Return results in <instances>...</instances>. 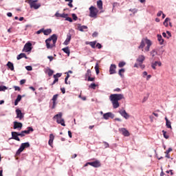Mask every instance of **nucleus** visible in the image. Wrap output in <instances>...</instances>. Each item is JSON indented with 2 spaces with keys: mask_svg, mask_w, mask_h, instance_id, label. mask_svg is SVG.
Instances as JSON below:
<instances>
[{
  "mask_svg": "<svg viewBox=\"0 0 176 176\" xmlns=\"http://www.w3.org/2000/svg\"><path fill=\"white\" fill-rule=\"evenodd\" d=\"M109 99L113 104V108H114V109H116V108H119L120 107L119 101H120V100L124 99V95L122 94H111L109 96Z\"/></svg>",
  "mask_w": 176,
  "mask_h": 176,
  "instance_id": "obj_1",
  "label": "nucleus"
},
{
  "mask_svg": "<svg viewBox=\"0 0 176 176\" xmlns=\"http://www.w3.org/2000/svg\"><path fill=\"white\" fill-rule=\"evenodd\" d=\"M136 61L138 63H135V68H138V67H140L142 69H144V68H145V65H142V63L145 61V56L144 55H140L137 58Z\"/></svg>",
  "mask_w": 176,
  "mask_h": 176,
  "instance_id": "obj_2",
  "label": "nucleus"
},
{
  "mask_svg": "<svg viewBox=\"0 0 176 176\" xmlns=\"http://www.w3.org/2000/svg\"><path fill=\"white\" fill-rule=\"evenodd\" d=\"M54 119H56V123L61 124V126H65V121L63 118V113L60 112L54 116Z\"/></svg>",
  "mask_w": 176,
  "mask_h": 176,
  "instance_id": "obj_3",
  "label": "nucleus"
},
{
  "mask_svg": "<svg viewBox=\"0 0 176 176\" xmlns=\"http://www.w3.org/2000/svg\"><path fill=\"white\" fill-rule=\"evenodd\" d=\"M89 16L92 19H97L98 14V9L97 8L91 6L89 8Z\"/></svg>",
  "mask_w": 176,
  "mask_h": 176,
  "instance_id": "obj_4",
  "label": "nucleus"
},
{
  "mask_svg": "<svg viewBox=\"0 0 176 176\" xmlns=\"http://www.w3.org/2000/svg\"><path fill=\"white\" fill-rule=\"evenodd\" d=\"M38 0H29L28 3L31 8V9H39L41 8V3H37Z\"/></svg>",
  "mask_w": 176,
  "mask_h": 176,
  "instance_id": "obj_5",
  "label": "nucleus"
},
{
  "mask_svg": "<svg viewBox=\"0 0 176 176\" xmlns=\"http://www.w3.org/2000/svg\"><path fill=\"white\" fill-rule=\"evenodd\" d=\"M25 148H30L29 142L22 143L21 144L20 148L17 150V151L16 153V155L19 156V155H20V153H21V152H23V151H24Z\"/></svg>",
  "mask_w": 176,
  "mask_h": 176,
  "instance_id": "obj_6",
  "label": "nucleus"
},
{
  "mask_svg": "<svg viewBox=\"0 0 176 176\" xmlns=\"http://www.w3.org/2000/svg\"><path fill=\"white\" fill-rule=\"evenodd\" d=\"M57 98H58V94H55L53 96L52 99V109H54L56 108V105H57Z\"/></svg>",
  "mask_w": 176,
  "mask_h": 176,
  "instance_id": "obj_7",
  "label": "nucleus"
},
{
  "mask_svg": "<svg viewBox=\"0 0 176 176\" xmlns=\"http://www.w3.org/2000/svg\"><path fill=\"white\" fill-rule=\"evenodd\" d=\"M88 164L89 166H91L92 167H95V168H98V167H101V162L98 160H96L95 162H88Z\"/></svg>",
  "mask_w": 176,
  "mask_h": 176,
  "instance_id": "obj_8",
  "label": "nucleus"
},
{
  "mask_svg": "<svg viewBox=\"0 0 176 176\" xmlns=\"http://www.w3.org/2000/svg\"><path fill=\"white\" fill-rule=\"evenodd\" d=\"M32 44L31 43H27L23 47V50L24 52H25L26 53H28V52H31V50H32Z\"/></svg>",
  "mask_w": 176,
  "mask_h": 176,
  "instance_id": "obj_9",
  "label": "nucleus"
},
{
  "mask_svg": "<svg viewBox=\"0 0 176 176\" xmlns=\"http://www.w3.org/2000/svg\"><path fill=\"white\" fill-rule=\"evenodd\" d=\"M110 75H113L116 74V65L111 64L109 70Z\"/></svg>",
  "mask_w": 176,
  "mask_h": 176,
  "instance_id": "obj_10",
  "label": "nucleus"
},
{
  "mask_svg": "<svg viewBox=\"0 0 176 176\" xmlns=\"http://www.w3.org/2000/svg\"><path fill=\"white\" fill-rule=\"evenodd\" d=\"M109 118H111V119H113V118H115V115H113V113H112L111 112H108V113L103 114V118H104L105 120H108V119H109Z\"/></svg>",
  "mask_w": 176,
  "mask_h": 176,
  "instance_id": "obj_11",
  "label": "nucleus"
},
{
  "mask_svg": "<svg viewBox=\"0 0 176 176\" xmlns=\"http://www.w3.org/2000/svg\"><path fill=\"white\" fill-rule=\"evenodd\" d=\"M15 112L16 113V118L19 119V120H21V119L24 118V114H23V113L21 112V110L17 109H16Z\"/></svg>",
  "mask_w": 176,
  "mask_h": 176,
  "instance_id": "obj_12",
  "label": "nucleus"
},
{
  "mask_svg": "<svg viewBox=\"0 0 176 176\" xmlns=\"http://www.w3.org/2000/svg\"><path fill=\"white\" fill-rule=\"evenodd\" d=\"M119 113L121 115V116L124 118V119H129V118H130V115L126 112V110H120Z\"/></svg>",
  "mask_w": 176,
  "mask_h": 176,
  "instance_id": "obj_13",
  "label": "nucleus"
},
{
  "mask_svg": "<svg viewBox=\"0 0 176 176\" xmlns=\"http://www.w3.org/2000/svg\"><path fill=\"white\" fill-rule=\"evenodd\" d=\"M72 38V35H71V33H68L67 34V38L65 41L63 45H65V46H67V45H69V42H71Z\"/></svg>",
  "mask_w": 176,
  "mask_h": 176,
  "instance_id": "obj_14",
  "label": "nucleus"
},
{
  "mask_svg": "<svg viewBox=\"0 0 176 176\" xmlns=\"http://www.w3.org/2000/svg\"><path fill=\"white\" fill-rule=\"evenodd\" d=\"M14 130H16V129L21 130V129H23V123L16 121L14 122Z\"/></svg>",
  "mask_w": 176,
  "mask_h": 176,
  "instance_id": "obj_15",
  "label": "nucleus"
},
{
  "mask_svg": "<svg viewBox=\"0 0 176 176\" xmlns=\"http://www.w3.org/2000/svg\"><path fill=\"white\" fill-rule=\"evenodd\" d=\"M76 30H78V31L83 32V31H85V30H87V26L82 25L80 23H78V24H77Z\"/></svg>",
  "mask_w": 176,
  "mask_h": 176,
  "instance_id": "obj_16",
  "label": "nucleus"
},
{
  "mask_svg": "<svg viewBox=\"0 0 176 176\" xmlns=\"http://www.w3.org/2000/svg\"><path fill=\"white\" fill-rule=\"evenodd\" d=\"M145 41H146V45H147L145 48V51L149 52V49H151V46H152V42L151 41V40L147 39V38H146Z\"/></svg>",
  "mask_w": 176,
  "mask_h": 176,
  "instance_id": "obj_17",
  "label": "nucleus"
},
{
  "mask_svg": "<svg viewBox=\"0 0 176 176\" xmlns=\"http://www.w3.org/2000/svg\"><path fill=\"white\" fill-rule=\"evenodd\" d=\"M12 137L13 140H15V141H20V138H19V132H12Z\"/></svg>",
  "mask_w": 176,
  "mask_h": 176,
  "instance_id": "obj_18",
  "label": "nucleus"
},
{
  "mask_svg": "<svg viewBox=\"0 0 176 176\" xmlns=\"http://www.w3.org/2000/svg\"><path fill=\"white\" fill-rule=\"evenodd\" d=\"M120 132L122 133V134L124 135V137H129L130 136V133L129 132V131H127V129H126L125 128H122L120 129Z\"/></svg>",
  "mask_w": 176,
  "mask_h": 176,
  "instance_id": "obj_19",
  "label": "nucleus"
},
{
  "mask_svg": "<svg viewBox=\"0 0 176 176\" xmlns=\"http://www.w3.org/2000/svg\"><path fill=\"white\" fill-rule=\"evenodd\" d=\"M48 39H50L51 42L52 41L54 46H56V43L57 42V35L52 34V36Z\"/></svg>",
  "mask_w": 176,
  "mask_h": 176,
  "instance_id": "obj_20",
  "label": "nucleus"
},
{
  "mask_svg": "<svg viewBox=\"0 0 176 176\" xmlns=\"http://www.w3.org/2000/svg\"><path fill=\"white\" fill-rule=\"evenodd\" d=\"M53 141H54V135H53V133H51L50 135V140L48 141L50 146L53 147Z\"/></svg>",
  "mask_w": 176,
  "mask_h": 176,
  "instance_id": "obj_21",
  "label": "nucleus"
},
{
  "mask_svg": "<svg viewBox=\"0 0 176 176\" xmlns=\"http://www.w3.org/2000/svg\"><path fill=\"white\" fill-rule=\"evenodd\" d=\"M157 65L159 67H162V62L155 61V63L151 64V67H152L153 69H156V67H157Z\"/></svg>",
  "mask_w": 176,
  "mask_h": 176,
  "instance_id": "obj_22",
  "label": "nucleus"
},
{
  "mask_svg": "<svg viewBox=\"0 0 176 176\" xmlns=\"http://www.w3.org/2000/svg\"><path fill=\"white\" fill-rule=\"evenodd\" d=\"M21 58H25L27 60L28 57H27V55L25 53H21L16 56V60H21Z\"/></svg>",
  "mask_w": 176,
  "mask_h": 176,
  "instance_id": "obj_23",
  "label": "nucleus"
},
{
  "mask_svg": "<svg viewBox=\"0 0 176 176\" xmlns=\"http://www.w3.org/2000/svg\"><path fill=\"white\" fill-rule=\"evenodd\" d=\"M50 39L47 38L46 41H45V43H46V47H47V49H52V47H54V44L50 45Z\"/></svg>",
  "mask_w": 176,
  "mask_h": 176,
  "instance_id": "obj_24",
  "label": "nucleus"
},
{
  "mask_svg": "<svg viewBox=\"0 0 176 176\" xmlns=\"http://www.w3.org/2000/svg\"><path fill=\"white\" fill-rule=\"evenodd\" d=\"M7 67H8L10 71H14V65H13V63H12V62L10 61L8 62Z\"/></svg>",
  "mask_w": 176,
  "mask_h": 176,
  "instance_id": "obj_25",
  "label": "nucleus"
},
{
  "mask_svg": "<svg viewBox=\"0 0 176 176\" xmlns=\"http://www.w3.org/2000/svg\"><path fill=\"white\" fill-rule=\"evenodd\" d=\"M170 152H173V148H169L166 151H165V157H166L167 159H170Z\"/></svg>",
  "mask_w": 176,
  "mask_h": 176,
  "instance_id": "obj_26",
  "label": "nucleus"
},
{
  "mask_svg": "<svg viewBox=\"0 0 176 176\" xmlns=\"http://www.w3.org/2000/svg\"><path fill=\"white\" fill-rule=\"evenodd\" d=\"M157 41L160 42V45H163L164 43V39H163V37L160 34H157Z\"/></svg>",
  "mask_w": 176,
  "mask_h": 176,
  "instance_id": "obj_27",
  "label": "nucleus"
},
{
  "mask_svg": "<svg viewBox=\"0 0 176 176\" xmlns=\"http://www.w3.org/2000/svg\"><path fill=\"white\" fill-rule=\"evenodd\" d=\"M86 45H91V47H92V49H96V45H97V41H91L89 43H86Z\"/></svg>",
  "mask_w": 176,
  "mask_h": 176,
  "instance_id": "obj_28",
  "label": "nucleus"
},
{
  "mask_svg": "<svg viewBox=\"0 0 176 176\" xmlns=\"http://www.w3.org/2000/svg\"><path fill=\"white\" fill-rule=\"evenodd\" d=\"M165 120H166V126L168 129H172L171 127V122H170V120H168V118H167V117L165 118Z\"/></svg>",
  "mask_w": 176,
  "mask_h": 176,
  "instance_id": "obj_29",
  "label": "nucleus"
},
{
  "mask_svg": "<svg viewBox=\"0 0 176 176\" xmlns=\"http://www.w3.org/2000/svg\"><path fill=\"white\" fill-rule=\"evenodd\" d=\"M145 43H146V41L142 40L140 43V45L138 47V49H142V52H144V47H145Z\"/></svg>",
  "mask_w": 176,
  "mask_h": 176,
  "instance_id": "obj_30",
  "label": "nucleus"
},
{
  "mask_svg": "<svg viewBox=\"0 0 176 176\" xmlns=\"http://www.w3.org/2000/svg\"><path fill=\"white\" fill-rule=\"evenodd\" d=\"M21 95H18L16 99L14 101V105H19V102L21 101Z\"/></svg>",
  "mask_w": 176,
  "mask_h": 176,
  "instance_id": "obj_31",
  "label": "nucleus"
},
{
  "mask_svg": "<svg viewBox=\"0 0 176 176\" xmlns=\"http://www.w3.org/2000/svg\"><path fill=\"white\" fill-rule=\"evenodd\" d=\"M97 7L100 10H102V0H98L97 1Z\"/></svg>",
  "mask_w": 176,
  "mask_h": 176,
  "instance_id": "obj_32",
  "label": "nucleus"
},
{
  "mask_svg": "<svg viewBox=\"0 0 176 176\" xmlns=\"http://www.w3.org/2000/svg\"><path fill=\"white\" fill-rule=\"evenodd\" d=\"M43 33L44 34V35H50V34H52V29L45 30L43 28Z\"/></svg>",
  "mask_w": 176,
  "mask_h": 176,
  "instance_id": "obj_33",
  "label": "nucleus"
},
{
  "mask_svg": "<svg viewBox=\"0 0 176 176\" xmlns=\"http://www.w3.org/2000/svg\"><path fill=\"white\" fill-rule=\"evenodd\" d=\"M23 131V133H24L25 135V134H30V131H34V129H32V127H31V126H28V130H26V131Z\"/></svg>",
  "mask_w": 176,
  "mask_h": 176,
  "instance_id": "obj_34",
  "label": "nucleus"
},
{
  "mask_svg": "<svg viewBox=\"0 0 176 176\" xmlns=\"http://www.w3.org/2000/svg\"><path fill=\"white\" fill-rule=\"evenodd\" d=\"M63 52H64V53H66V54H67V56H69L71 52L69 51V47H66L65 48L62 49Z\"/></svg>",
  "mask_w": 176,
  "mask_h": 176,
  "instance_id": "obj_35",
  "label": "nucleus"
},
{
  "mask_svg": "<svg viewBox=\"0 0 176 176\" xmlns=\"http://www.w3.org/2000/svg\"><path fill=\"white\" fill-rule=\"evenodd\" d=\"M95 71H96V75H98V74H100V68L98 66V63H96Z\"/></svg>",
  "mask_w": 176,
  "mask_h": 176,
  "instance_id": "obj_36",
  "label": "nucleus"
},
{
  "mask_svg": "<svg viewBox=\"0 0 176 176\" xmlns=\"http://www.w3.org/2000/svg\"><path fill=\"white\" fill-rule=\"evenodd\" d=\"M168 21H170V18H166L165 21L163 23L165 27H168Z\"/></svg>",
  "mask_w": 176,
  "mask_h": 176,
  "instance_id": "obj_37",
  "label": "nucleus"
},
{
  "mask_svg": "<svg viewBox=\"0 0 176 176\" xmlns=\"http://www.w3.org/2000/svg\"><path fill=\"white\" fill-rule=\"evenodd\" d=\"M123 74H124V69H120L118 72V75H120L121 78H123Z\"/></svg>",
  "mask_w": 176,
  "mask_h": 176,
  "instance_id": "obj_38",
  "label": "nucleus"
},
{
  "mask_svg": "<svg viewBox=\"0 0 176 176\" xmlns=\"http://www.w3.org/2000/svg\"><path fill=\"white\" fill-rule=\"evenodd\" d=\"M162 134H163L164 138H166V140H168L170 136H168V135H167V132L166 131L163 130Z\"/></svg>",
  "mask_w": 176,
  "mask_h": 176,
  "instance_id": "obj_39",
  "label": "nucleus"
},
{
  "mask_svg": "<svg viewBox=\"0 0 176 176\" xmlns=\"http://www.w3.org/2000/svg\"><path fill=\"white\" fill-rule=\"evenodd\" d=\"M65 2H69L68 3V6H69V8H74V5H72V2H74L73 0H65Z\"/></svg>",
  "mask_w": 176,
  "mask_h": 176,
  "instance_id": "obj_40",
  "label": "nucleus"
},
{
  "mask_svg": "<svg viewBox=\"0 0 176 176\" xmlns=\"http://www.w3.org/2000/svg\"><path fill=\"white\" fill-rule=\"evenodd\" d=\"M89 89H93L94 90H96V87H97V85H96V83H91L89 86Z\"/></svg>",
  "mask_w": 176,
  "mask_h": 176,
  "instance_id": "obj_41",
  "label": "nucleus"
},
{
  "mask_svg": "<svg viewBox=\"0 0 176 176\" xmlns=\"http://www.w3.org/2000/svg\"><path fill=\"white\" fill-rule=\"evenodd\" d=\"M125 65H126V63L125 62H120L118 63L119 68H122V67H124Z\"/></svg>",
  "mask_w": 176,
  "mask_h": 176,
  "instance_id": "obj_42",
  "label": "nucleus"
},
{
  "mask_svg": "<svg viewBox=\"0 0 176 176\" xmlns=\"http://www.w3.org/2000/svg\"><path fill=\"white\" fill-rule=\"evenodd\" d=\"M85 76H87V78L91 76V70L88 69L87 71V73H86Z\"/></svg>",
  "mask_w": 176,
  "mask_h": 176,
  "instance_id": "obj_43",
  "label": "nucleus"
},
{
  "mask_svg": "<svg viewBox=\"0 0 176 176\" xmlns=\"http://www.w3.org/2000/svg\"><path fill=\"white\" fill-rule=\"evenodd\" d=\"M53 74H54V72L52 69H49L48 72H47V75L48 76H52L53 75Z\"/></svg>",
  "mask_w": 176,
  "mask_h": 176,
  "instance_id": "obj_44",
  "label": "nucleus"
},
{
  "mask_svg": "<svg viewBox=\"0 0 176 176\" xmlns=\"http://www.w3.org/2000/svg\"><path fill=\"white\" fill-rule=\"evenodd\" d=\"M5 90H8L6 86H0V91H5Z\"/></svg>",
  "mask_w": 176,
  "mask_h": 176,
  "instance_id": "obj_45",
  "label": "nucleus"
},
{
  "mask_svg": "<svg viewBox=\"0 0 176 176\" xmlns=\"http://www.w3.org/2000/svg\"><path fill=\"white\" fill-rule=\"evenodd\" d=\"M54 80L52 83V86H53V85H56V83H57V82H58V78L57 77H54Z\"/></svg>",
  "mask_w": 176,
  "mask_h": 176,
  "instance_id": "obj_46",
  "label": "nucleus"
},
{
  "mask_svg": "<svg viewBox=\"0 0 176 176\" xmlns=\"http://www.w3.org/2000/svg\"><path fill=\"white\" fill-rule=\"evenodd\" d=\"M63 74H61V73H57L56 74H54V78H61V76H62Z\"/></svg>",
  "mask_w": 176,
  "mask_h": 176,
  "instance_id": "obj_47",
  "label": "nucleus"
},
{
  "mask_svg": "<svg viewBox=\"0 0 176 176\" xmlns=\"http://www.w3.org/2000/svg\"><path fill=\"white\" fill-rule=\"evenodd\" d=\"M95 79L96 78L94 77L90 76V77H88L87 80H88V82H94Z\"/></svg>",
  "mask_w": 176,
  "mask_h": 176,
  "instance_id": "obj_48",
  "label": "nucleus"
},
{
  "mask_svg": "<svg viewBox=\"0 0 176 176\" xmlns=\"http://www.w3.org/2000/svg\"><path fill=\"white\" fill-rule=\"evenodd\" d=\"M72 16L73 17V20H74L75 21H76V20H78V16H76V14H72Z\"/></svg>",
  "mask_w": 176,
  "mask_h": 176,
  "instance_id": "obj_49",
  "label": "nucleus"
},
{
  "mask_svg": "<svg viewBox=\"0 0 176 176\" xmlns=\"http://www.w3.org/2000/svg\"><path fill=\"white\" fill-rule=\"evenodd\" d=\"M18 135H19V137H25V134L23 131L21 133H18Z\"/></svg>",
  "mask_w": 176,
  "mask_h": 176,
  "instance_id": "obj_50",
  "label": "nucleus"
},
{
  "mask_svg": "<svg viewBox=\"0 0 176 176\" xmlns=\"http://www.w3.org/2000/svg\"><path fill=\"white\" fill-rule=\"evenodd\" d=\"M63 19H67V17H68V14H61V16Z\"/></svg>",
  "mask_w": 176,
  "mask_h": 176,
  "instance_id": "obj_51",
  "label": "nucleus"
},
{
  "mask_svg": "<svg viewBox=\"0 0 176 176\" xmlns=\"http://www.w3.org/2000/svg\"><path fill=\"white\" fill-rule=\"evenodd\" d=\"M103 144L104 145V148H109V144L107 142H103Z\"/></svg>",
  "mask_w": 176,
  "mask_h": 176,
  "instance_id": "obj_52",
  "label": "nucleus"
},
{
  "mask_svg": "<svg viewBox=\"0 0 176 176\" xmlns=\"http://www.w3.org/2000/svg\"><path fill=\"white\" fill-rule=\"evenodd\" d=\"M25 69H27V71H32V67L31 66H26Z\"/></svg>",
  "mask_w": 176,
  "mask_h": 176,
  "instance_id": "obj_53",
  "label": "nucleus"
},
{
  "mask_svg": "<svg viewBox=\"0 0 176 176\" xmlns=\"http://www.w3.org/2000/svg\"><path fill=\"white\" fill-rule=\"evenodd\" d=\"M155 54L156 52L155 50L151 52V55L152 56V57H155Z\"/></svg>",
  "mask_w": 176,
  "mask_h": 176,
  "instance_id": "obj_54",
  "label": "nucleus"
},
{
  "mask_svg": "<svg viewBox=\"0 0 176 176\" xmlns=\"http://www.w3.org/2000/svg\"><path fill=\"white\" fill-rule=\"evenodd\" d=\"M42 32H43V28H42V29L38 30V31L36 32V34H37V35H39V34H42Z\"/></svg>",
  "mask_w": 176,
  "mask_h": 176,
  "instance_id": "obj_55",
  "label": "nucleus"
},
{
  "mask_svg": "<svg viewBox=\"0 0 176 176\" xmlns=\"http://www.w3.org/2000/svg\"><path fill=\"white\" fill-rule=\"evenodd\" d=\"M67 21H69V23H72V18L67 16L66 19Z\"/></svg>",
  "mask_w": 176,
  "mask_h": 176,
  "instance_id": "obj_56",
  "label": "nucleus"
},
{
  "mask_svg": "<svg viewBox=\"0 0 176 176\" xmlns=\"http://www.w3.org/2000/svg\"><path fill=\"white\" fill-rule=\"evenodd\" d=\"M96 47H98V49H101V47H102V45H101V44L100 43H97L96 44Z\"/></svg>",
  "mask_w": 176,
  "mask_h": 176,
  "instance_id": "obj_57",
  "label": "nucleus"
},
{
  "mask_svg": "<svg viewBox=\"0 0 176 176\" xmlns=\"http://www.w3.org/2000/svg\"><path fill=\"white\" fill-rule=\"evenodd\" d=\"M162 14H163V12L160 11L157 12V17H160V16H162Z\"/></svg>",
  "mask_w": 176,
  "mask_h": 176,
  "instance_id": "obj_58",
  "label": "nucleus"
},
{
  "mask_svg": "<svg viewBox=\"0 0 176 176\" xmlns=\"http://www.w3.org/2000/svg\"><path fill=\"white\" fill-rule=\"evenodd\" d=\"M56 17H61V14H60L58 12H56L55 14Z\"/></svg>",
  "mask_w": 176,
  "mask_h": 176,
  "instance_id": "obj_59",
  "label": "nucleus"
},
{
  "mask_svg": "<svg viewBox=\"0 0 176 176\" xmlns=\"http://www.w3.org/2000/svg\"><path fill=\"white\" fill-rule=\"evenodd\" d=\"M98 35V33L95 32L93 33L92 36H93V38H96V36H97Z\"/></svg>",
  "mask_w": 176,
  "mask_h": 176,
  "instance_id": "obj_60",
  "label": "nucleus"
},
{
  "mask_svg": "<svg viewBox=\"0 0 176 176\" xmlns=\"http://www.w3.org/2000/svg\"><path fill=\"white\" fill-rule=\"evenodd\" d=\"M116 6H119V3H113V9H115Z\"/></svg>",
  "mask_w": 176,
  "mask_h": 176,
  "instance_id": "obj_61",
  "label": "nucleus"
},
{
  "mask_svg": "<svg viewBox=\"0 0 176 176\" xmlns=\"http://www.w3.org/2000/svg\"><path fill=\"white\" fill-rule=\"evenodd\" d=\"M14 90H15V91H20L21 89H20L19 87L15 86V87H14Z\"/></svg>",
  "mask_w": 176,
  "mask_h": 176,
  "instance_id": "obj_62",
  "label": "nucleus"
},
{
  "mask_svg": "<svg viewBox=\"0 0 176 176\" xmlns=\"http://www.w3.org/2000/svg\"><path fill=\"white\" fill-rule=\"evenodd\" d=\"M25 83V80H21L20 85H24Z\"/></svg>",
  "mask_w": 176,
  "mask_h": 176,
  "instance_id": "obj_63",
  "label": "nucleus"
},
{
  "mask_svg": "<svg viewBox=\"0 0 176 176\" xmlns=\"http://www.w3.org/2000/svg\"><path fill=\"white\" fill-rule=\"evenodd\" d=\"M60 90H61L63 94H65V88H61Z\"/></svg>",
  "mask_w": 176,
  "mask_h": 176,
  "instance_id": "obj_64",
  "label": "nucleus"
}]
</instances>
